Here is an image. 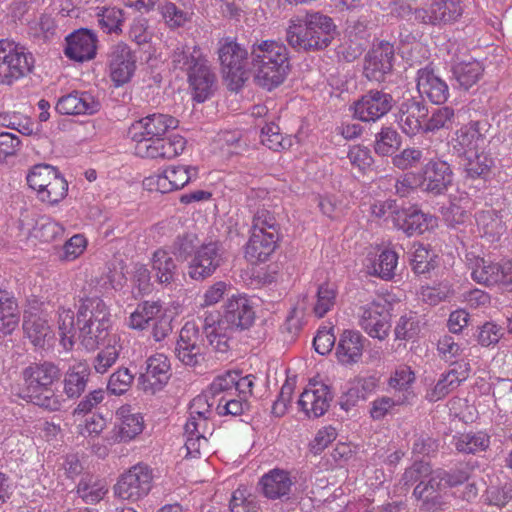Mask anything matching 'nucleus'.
Instances as JSON below:
<instances>
[{"label":"nucleus","instance_id":"f257e3e1","mask_svg":"<svg viewBox=\"0 0 512 512\" xmlns=\"http://www.w3.org/2000/svg\"><path fill=\"white\" fill-rule=\"evenodd\" d=\"M168 63L173 71L187 76L193 100L202 103L212 96L216 75L199 44L178 41L169 52Z\"/></svg>","mask_w":512,"mask_h":512},{"label":"nucleus","instance_id":"f03ea898","mask_svg":"<svg viewBox=\"0 0 512 512\" xmlns=\"http://www.w3.org/2000/svg\"><path fill=\"white\" fill-rule=\"evenodd\" d=\"M60 376V369L52 362L29 364L20 374L19 397L48 412L60 411L65 399L53 388Z\"/></svg>","mask_w":512,"mask_h":512},{"label":"nucleus","instance_id":"7ed1b4c3","mask_svg":"<svg viewBox=\"0 0 512 512\" xmlns=\"http://www.w3.org/2000/svg\"><path fill=\"white\" fill-rule=\"evenodd\" d=\"M249 64L256 84L270 91L281 85L289 73V51L275 40L258 41L250 48Z\"/></svg>","mask_w":512,"mask_h":512},{"label":"nucleus","instance_id":"20e7f679","mask_svg":"<svg viewBox=\"0 0 512 512\" xmlns=\"http://www.w3.org/2000/svg\"><path fill=\"white\" fill-rule=\"evenodd\" d=\"M335 33L332 18L321 12H307L289 20L286 41L297 52H314L327 48Z\"/></svg>","mask_w":512,"mask_h":512},{"label":"nucleus","instance_id":"39448f33","mask_svg":"<svg viewBox=\"0 0 512 512\" xmlns=\"http://www.w3.org/2000/svg\"><path fill=\"white\" fill-rule=\"evenodd\" d=\"M57 324L60 342L65 350L73 348L76 338L87 350H94L106 340L110 329V327H104L103 333L98 336L95 331L96 325H89L87 322L77 323L76 328L74 312L64 307L58 310Z\"/></svg>","mask_w":512,"mask_h":512},{"label":"nucleus","instance_id":"423d86ee","mask_svg":"<svg viewBox=\"0 0 512 512\" xmlns=\"http://www.w3.org/2000/svg\"><path fill=\"white\" fill-rule=\"evenodd\" d=\"M34 57L23 45L8 39L0 40V84L12 85L28 75L34 67Z\"/></svg>","mask_w":512,"mask_h":512},{"label":"nucleus","instance_id":"0eeeda50","mask_svg":"<svg viewBox=\"0 0 512 512\" xmlns=\"http://www.w3.org/2000/svg\"><path fill=\"white\" fill-rule=\"evenodd\" d=\"M218 60L227 80L239 88L246 80V67L250 62L248 52L235 38L224 37L217 43Z\"/></svg>","mask_w":512,"mask_h":512},{"label":"nucleus","instance_id":"6e6552de","mask_svg":"<svg viewBox=\"0 0 512 512\" xmlns=\"http://www.w3.org/2000/svg\"><path fill=\"white\" fill-rule=\"evenodd\" d=\"M466 264L471 271V278L476 283L487 287L502 286L512 291V261L492 262L468 253Z\"/></svg>","mask_w":512,"mask_h":512},{"label":"nucleus","instance_id":"1a4fd4ad","mask_svg":"<svg viewBox=\"0 0 512 512\" xmlns=\"http://www.w3.org/2000/svg\"><path fill=\"white\" fill-rule=\"evenodd\" d=\"M205 397H196L193 399L190 407V417L185 424V447L187 455L197 457L201 448L207 445L205 436L208 427V418L210 416V407Z\"/></svg>","mask_w":512,"mask_h":512},{"label":"nucleus","instance_id":"9d476101","mask_svg":"<svg viewBox=\"0 0 512 512\" xmlns=\"http://www.w3.org/2000/svg\"><path fill=\"white\" fill-rule=\"evenodd\" d=\"M152 480V469L145 464H136L119 477L114 493L123 500L136 502L149 494Z\"/></svg>","mask_w":512,"mask_h":512},{"label":"nucleus","instance_id":"9b49d317","mask_svg":"<svg viewBox=\"0 0 512 512\" xmlns=\"http://www.w3.org/2000/svg\"><path fill=\"white\" fill-rule=\"evenodd\" d=\"M464 11L463 0H427L422 7L415 9L414 17L423 24L447 25L459 21Z\"/></svg>","mask_w":512,"mask_h":512},{"label":"nucleus","instance_id":"f8f14e48","mask_svg":"<svg viewBox=\"0 0 512 512\" xmlns=\"http://www.w3.org/2000/svg\"><path fill=\"white\" fill-rule=\"evenodd\" d=\"M136 62V54L128 44L118 42L109 48L106 65L115 87L130 82L136 71Z\"/></svg>","mask_w":512,"mask_h":512},{"label":"nucleus","instance_id":"ddd939ff","mask_svg":"<svg viewBox=\"0 0 512 512\" xmlns=\"http://www.w3.org/2000/svg\"><path fill=\"white\" fill-rule=\"evenodd\" d=\"M224 253L222 244L218 241L202 243L189 262V277L197 281L210 277L223 263Z\"/></svg>","mask_w":512,"mask_h":512},{"label":"nucleus","instance_id":"4468645a","mask_svg":"<svg viewBox=\"0 0 512 512\" xmlns=\"http://www.w3.org/2000/svg\"><path fill=\"white\" fill-rule=\"evenodd\" d=\"M206 346L194 323L187 322L180 330L175 355L183 364L195 367L204 361Z\"/></svg>","mask_w":512,"mask_h":512},{"label":"nucleus","instance_id":"2eb2a0df","mask_svg":"<svg viewBox=\"0 0 512 512\" xmlns=\"http://www.w3.org/2000/svg\"><path fill=\"white\" fill-rule=\"evenodd\" d=\"M394 104L390 93L372 89L354 102V117L362 122H375L386 115Z\"/></svg>","mask_w":512,"mask_h":512},{"label":"nucleus","instance_id":"dca6fc26","mask_svg":"<svg viewBox=\"0 0 512 512\" xmlns=\"http://www.w3.org/2000/svg\"><path fill=\"white\" fill-rule=\"evenodd\" d=\"M419 188L432 195L444 194L453 182L451 166L442 160H430L417 174Z\"/></svg>","mask_w":512,"mask_h":512},{"label":"nucleus","instance_id":"f3484780","mask_svg":"<svg viewBox=\"0 0 512 512\" xmlns=\"http://www.w3.org/2000/svg\"><path fill=\"white\" fill-rule=\"evenodd\" d=\"M171 365L168 357L158 353L146 360L145 372L137 380L140 390L146 394H155L161 391L171 376Z\"/></svg>","mask_w":512,"mask_h":512},{"label":"nucleus","instance_id":"a211bd4d","mask_svg":"<svg viewBox=\"0 0 512 512\" xmlns=\"http://www.w3.org/2000/svg\"><path fill=\"white\" fill-rule=\"evenodd\" d=\"M413 496L421 502L420 509L424 512L443 510L449 503L450 495L442 486V473L435 471L426 482L418 483Z\"/></svg>","mask_w":512,"mask_h":512},{"label":"nucleus","instance_id":"6ab92c4d","mask_svg":"<svg viewBox=\"0 0 512 512\" xmlns=\"http://www.w3.org/2000/svg\"><path fill=\"white\" fill-rule=\"evenodd\" d=\"M360 327L372 338L384 340L390 330V316L386 305L372 301L360 307Z\"/></svg>","mask_w":512,"mask_h":512},{"label":"nucleus","instance_id":"aec40b11","mask_svg":"<svg viewBox=\"0 0 512 512\" xmlns=\"http://www.w3.org/2000/svg\"><path fill=\"white\" fill-rule=\"evenodd\" d=\"M255 319V312L250 300L245 295H233L228 298L222 316L220 329L246 330Z\"/></svg>","mask_w":512,"mask_h":512},{"label":"nucleus","instance_id":"412c9836","mask_svg":"<svg viewBox=\"0 0 512 512\" xmlns=\"http://www.w3.org/2000/svg\"><path fill=\"white\" fill-rule=\"evenodd\" d=\"M178 124L179 121L169 114L153 113L134 121L128 133L131 139L150 140L163 137L168 131L176 129Z\"/></svg>","mask_w":512,"mask_h":512},{"label":"nucleus","instance_id":"4be33fe9","mask_svg":"<svg viewBox=\"0 0 512 512\" xmlns=\"http://www.w3.org/2000/svg\"><path fill=\"white\" fill-rule=\"evenodd\" d=\"M333 397L330 386L309 382L299 397L298 405L309 418H318L328 411Z\"/></svg>","mask_w":512,"mask_h":512},{"label":"nucleus","instance_id":"5701e85b","mask_svg":"<svg viewBox=\"0 0 512 512\" xmlns=\"http://www.w3.org/2000/svg\"><path fill=\"white\" fill-rule=\"evenodd\" d=\"M117 421L106 436L108 444L129 442L143 431L144 421L139 413H132L130 406H121L116 411Z\"/></svg>","mask_w":512,"mask_h":512},{"label":"nucleus","instance_id":"b1692460","mask_svg":"<svg viewBox=\"0 0 512 512\" xmlns=\"http://www.w3.org/2000/svg\"><path fill=\"white\" fill-rule=\"evenodd\" d=\"M416 87L421 97H426L434 104L445 103L449 96V86L431 65L417 71Z\"/></svg>","mask_w":512,"mask_h":512},{"label":"nucleus","instance_id":"393cba45","mask_svg":"<svg viewBox=\"0 0 512 512\" xmlns=\"http://www.w3.org/2000/svg\"><path fill=\"white\" fill-rule=\"evenodd\" d=\"M490 124L486 120L470 121L455 133L453 148L461 156L469 151H479L486 143V133Z\"/></svg>","mask_w":512,"mask_h":512},{"label":"nucleus","instance_id":"a878e982","mask_svg":"<svg viewBox=\"0 0 512 512\" xmlns=\"http://www.w3.org/2000/svg\"><path fill=\"white\" fill-rule=\"evenodd\" d=\"M428 115V108L423 101L408 98L399 106L398 123L406 135L415 136L424 132V119Z\"/></svg>","mask_w":512,"mask_h":512},{"label":"nucleus","instance_id":"bb28decb","mask_svg":"<svg viewBox=\"0 0 512 512\" xmlns=\"http://www.w3.org/2000/svg\"><path fill=\"white\" fill-rule=\"evenodd\" d=\"M56 110L62 115H93L101 108V103L89 91L74 90L60 97Z\"/></svg>","mask_w":512,"mask_h":512},{"label":"nucleus","instance_id":"cd10ccee","mask_svg":"<svg viewBox=\"0 0 512 512\" xmlns=\"http://www.w3.org/2000/svg\"><path fill=\"white\" fill-rule=\"evenodd\" d=\"M197 177L198 168L196 166L178 165L166 168L161 173L150 178V181L156 186L157 191L169 193L183 188Z\"/></svg>","mask_w":512,"mask_h":512},{"label":"nucleus","instance_id":"c85d7f7f","mask_svg":"<svg viewBox=\"0 0 512 512\" xmlns=\"http://www.w3.org/2000/svg\"><path fill=\"white\" fill-rule=\"evenodd\" d=\"M437 226V218L415 206L402 208L395 216V227L408 236L420 235Z\"/></svg>","mask_w":512,"mask_h":512},{"label":"nucleus","instance_id":"c756f323","mask_svg":"<svg viewBox=\"0 0 512 512\" xmlns=\"http://www.w3.org/2000/svg\"><path fill=\"white\" fill-rule=\"evenodd\" d=\"M97 36L89 29H79L66 37L65 55L78 62L91 60L96 55Z\"/></svg>","mask_w":512,"mask_h":512},{"label":"nucleus","instance_id":"7c9ffc66","mask_svg":"<svg viewBox=\"0 0 512 512\" xmlns=\"http://www.w3.org/2000/svg\"><path fill=\"white\" fill-rule=\"evenodd\" d=\"M96 325L95 331L103 333L104 327H111V314L105 302L99 297L81 299L77 312V323Z\"/></svg>","mask_w":512,"mask_h":512},{"label":"nucleus","instance_id":"2f4dec72","mask_svg":"<svg viewBox=\"0 0 512 512\" xmlns=\"http://www.w3.org/2000/svg\"><path fill=\"white\" fill-rule=\"evenodd\" d=\"M394 47L389 42H381L366 56L364 72L368 79L380 81L393 67Z\"/></svg>","mask_w":512,"mask_h":512},{"label":"nucleus","instance_id":"473e14b6","mask_svg":"<svg viewBox=\"0 0 512 512\" xmlns=\"http://www.w3.org/2000/svg\"><path fill=\"white\" fill-rule=\"evenodd\" d=\"M259 485L266 498L282 500L289 499L294 480L288 471L275 468L261 477Z\"/></svg>","mask_w":512,"mask_h":512},{"label":"nucleus","instance_id":"72a5a7b5","mask_svg":"<svg viewBox=\"0 0 512 512\" xmlns=\"http://www.w3.org/2000/svg\"><path fill=\"white\" fill-rule=\"evenodd\" d=\"M91 376L86 362H77L68 367L63 377V393L68 399H78L87 389Z\"/></svg>","mask_w":512,"mask_h":512},{"label":"nucleus","instance_id":"f704fd0d","mask_svg":"<svg viewBox=\"0 0 512 512\" xmlns=\"http://www.w3.org/2000/svg\"><path fill=\"white\" fill-rule=\"evenodd\" d=\"M494 165L493 159L484 152L469 151L462 154L460 166L466 180L487 179Z\"/></svg>","mask_w":512,"mask_h":512},{"label":"nucleus","instance_id":"c9c22d12","mask_svg":"<svg viewBox=\"0 0 512 512\" xmlns=\"http://www.w3.org/2000/svg\"><path fill=\"white\" fill-rule=\"evenodd\" d=\"M278 240L279 237L251 231L245 249L246 259L253 264L267 261L274 252Z\"/></svg>","mask_w":512,"mask_h":512},{"label":"nucleus","instance_id":"e433bc0d","mask_svg":"<svg viewBox=\"0 0 512 512\" xmlns=\"http://www.w3.org/2000/svg\"><path fill=\"white\" fill-rule=\"evenodd\" d=\"M363 337L353 330H345L338 341L336 356L340 363L349 365L359 361L363 353Z\"/></svg>","mask_w":512,"mask_h":512},{"label":"nucleus","instance_id":"4c0bfd02","mask_svg":"<svg viewBox=\"0 0 512 512\" xmlns=\"http://www.w3.org/2000/svg\"><path fill=\"white\" fill-rule=\"evenodd\" d=\"M475 221L478 235L490 243L498 241L506 230L501 217L493 209L478 211Z\"/></svg>","mask_w":512,"mask_h":512},{"label":"nucleus","instance_id":"58836bf2","mask_svg":"<svg viewBox=\"0 0 512 512\" xmlns=\"http://www.w3.org/2000/svg\"><path fill=\"white\" fill-rule=\"evenodd\" d=\"M451 71L458 87L463 90H469L482 78L484 68L479 61L470 60L454 63Z\"/></svg>","mask_w":512,"mask_h":512},{"label":"nucleus","instance_id":"ea45409f","mask_svg":"<svg viewBox=\"0 0 512 512\" xmlns=\"http://www.w3.org/2000/svg\"><path fill=\"white\" fill-rule=\"evenodd\" d=\"M20 321L18 304L12 293L0 289V333H12Z\"/></svg>","mask_w":512,"mask_h":512},{"label":"nucleus","instance_id":"a19ab883","mask_svg":"<svg viewBox=\"0 0 512 512\" xmlns=\"http://www.w3.org/2000/svg\"><path fill=\"white\" fill-rule=\"evenodd\" d=\"M23 329L35 347H44L54 338L48 321L37 315H24Z\"/></svg>","mask_w":512,"mask_h":512},{"label":"nucleus","instance_id":"79ce46f5","mask_svg":"<svg viewBox=\"0 0 512 512\" xmlns=\"http://www.w3.org/2000/svg\"><path fill=\"white\" fill-rule=\"evenodd\" d=\"M163 313L164 309L160 301H143L139 303L134 312L130 314L129 327L143 330Z\"/></svg>","mask_w":512,"mask_h":512},{"label":"nucleus","instance_id":"37998d69","mask_svg":"<svg viewBox=\"0 0 512 512\" xmlns=\"http://www.w3.org/2000/svg\"><path fill=\"white\" fill-rule=\"evenodd\" d=\"M107 492V482L90 474L84 475L77 486V494L88 504L99 502Z\"/></svg>","mask_w":512,"mask_h":512},{"label":"nucleus","instance_id":"c03bdc74","mask_svg":"<svg viewBox=\"0 0 512 512\" xmlns=\"http://www.w3.org/2000/svg\"><path fill=\"white\" fill-rule=\"evenodd\" d=\"M151 265L156 280L160 284L168 285L173 282L176 273V264L167 250H156L152 255Z\"/></svg>","mask_w":512,"mask_h":512},{"label":"nucleus","instance_id":"a18cd8bd","mask_svg":"<svg viewBox=\"0 0 512 512\" xmlns=\"http://www.w3.org/2000/svg\"><path fill=\"white\" fill-rule=\"evenodd\" d=\"M413 397L414 394L412 392H406L405 394L395 395L393 397H378L370 404V416L375 421L382 420L390 414L396 406L409 403Z\"/></svg>","mask_w":512,"mask_h":512},{"label":"nucleus","instance_id":"49530a36","mask_svg":"<svg viewBox=\"0 0 512 512\" xmlns=\"http://www.w3.org/2000/svg\"><path fill=\"white\" fill-rule=\"evenodd\" d=\"M489 445L490 436L483 431L465 433L454 438V446L461 453L475 454L485 451Z\"/></svg>","mask_w":512,"mask_h":512},{"label":"nucleus","instance_id":"de8ad7c7","mask_svg":"<svg viewBox=\"0 0 512 512\" xmlns=\"http://www.w3.org/2000/svg\"><path fill=\"white\" fill-rule=\"evenodd\" d=\"M398 264V254L391 249L383 250L368 267L369 274L384 280H390L395 275Z\"/></svg>","mask_w":512,"mask_h":512},{"label":"nucleus","instance_id":"09e8293b","mask_svg":"<svg viewBox=\"0 0 512 512\" xmlns=\"http://www.w3.org/2000/svg\"><path fill=\"white\" fill-rule=\"evenodd\" d=\"M457 115L453 108L443 106L433 109L424 124V132H436L440 129H451L456 122Z\"/></svg>","mask_w":512,"mask_h":512},{"label":"nucleus","instance_id":"8fccbe9b","mask_svg":"<svg viewBox=\"0 0 512 512\" xmlns=\"http://www.w3.org/2000/svg\"><path fill=\"white\" fill-rule=\"evenodd\" d=\"M337 291L334 284L323 283L317 288L315 302L313 304V313L322 318L335 305Z\"/></svg>","mask_w":512,"mask_h":512},{"label":"nucleus","instance_id":"3c124183","mask_svg":"<svg viewBox=\"0 0 512 512\" xmlns=\"http://www.w3.org/2000/svg\"><path fill=\"white\" fill-rule=\"evenodd\" d=\"M58 172L55 167L48 164L35 165L26 177L27 183L33 190L37 191L38 198H40V192L45 190V186Z\"/></svg>","mask_w":512,"mask_h":512},{"label":"nucleus","instance_id":"603ef678","mask_svg":"<svg viewBox=\"0 0 512 512\" xmlns=\"http://www.w3.org/2000/svg\"><path fill=\"white\" fill-rule=\"evenodd\" d=\"M401 144L400 135L391 127H382L375 136L374 150L382 156L392 155Z\"/></svg>","mask_w":512,"mask_h":512},{"label":"nucleus","instance_id":"864d4df0","mask_svg":"<svg viewBox=\"0 0 512 512\" xmlns=\"http://www.w3.org/2000/svg\"><path fill=\"white\" fill-rule=\"evenodd\" d=\"M250 401L237 396H220L216 412L219 416H241L250 410Z\"/></svg>","mask_w":512,"mask_h":512},{"label":"nucleus","instance_id":"5fc2aeb1","mask_svg":"<svg viewBox=\"0 0 512 512\" xmlns=\"http://www.w3.org/2000/svg\"><path fill=\"white\" fill-rule=\"evenodd\" d=\"M68 191V183L65 178L58 172L55 176H53L52 180L49 182L47 186H45V190L40 192V200L42 202H46L50 205H54L63 200Z\"/></svg>","mask_w":512,"mask_h":512},{"label":"nucleus","instance_id":"6e6d98bb","mask_svg":"<svg viewBox=\"0 0 512 512\" xmlns=\"http://www.w3.org/2000/svg\"><path fill=\"white\" fill-rule=\"evenodd\" d=\"M279 229L275 216L269 210L260 208L256 211L253 216L251 231L279 237Z\"/></svg>","mask_w":512,"mask_h":512},{"label":"nucleus","instance_id":"4d7b16f0","mask_svg":"<svg viewBox=\"0 0 512 512\" xmlns=\"http://www.w3.org/2000/svg\"><path fill=\"white\" fill-rule=\"evenodd\" d=\"M99 25L107 33H121L124 11L117 7L102 8L97 14Z\"/></svg>","mask_w":512,"mask_h":512},{"label":"nucleus","instance_id":"13d9d810","mask_svg":"<svg viewBox=\"0 0 512 512\" xmlns=\"http://www.w3.org/2000/svg\"><path fill=\"white\" fill-rule=\"evenodd\" d=\"M419 332L420 321L413 312L401 316L394 328V334L397 340H410L416 337Z\"/></svg>","mask_w":512,"mask_h":512},{"label":"nucleus","instance_id":"bf43d9fd","mask_svg":"<svg viewBox=\"0 0 512 512\" xmlns=\"http://www.w3.org/2000/svg\"><path fill=\"white\" fill-rule=\"evenodd\" d=\"M434 474L435 471L432 470L429 463L416 461L411 467L405 470L401 481L405 486H409L415 483L426 482L429 477Z\"/></svg>","mask_w":512,"mask_h":512},{"label":"nucleus","instance_id":"052dcab7","mask_svg":"<svg viewBox=\"0 0 512 512\" xmlns=\"http://www.w3.org/2000/svg\"><path fill=\"white\" fill-rule=\"evenodd\" d=\"M160 154L161 160H170L181 155L185 148L187 141L181 135L175 134L168 138L160 137Z\"/></svg>","mask_w":512,"mask_h":512},{"label":"nucleus","instance_id":"680f3d73","mask_svg":"<svg viewBox=\"0 0 512 512\" xmlns=\"http://www.w3.org/2000/svg\"><path fill=\"white\" fill-rule=\"evenodd\" d=\"M236 377V371H227L215 377L209 386V390L213 397L234 396Z\"/></svg>","mask_w":512,"mask_h":512},{"label":"nucleus","instance_id":"e2e57ef3","mask_svg":"<svg viewBox=\"0 0 512 512\" xmlns=\"http://www.w3.org/2000/svg\"><path fill=\"white\" fill-rule=\"evenodd\" d=\"M159 9L166 24L170 28L183 27L190 20L188 12L177 7L172 2H165Z\"/></svg>","mask_w":512,"mask_h":512},{"label":"nucleus","instance_id":"0e129e2a","mask_svg":"<svg viewBox=\"0 0 512 512\" xmlns=\"http://www.w3.org/2000/svg\"><path fill=\"white\" fill-rule=\"evenodd\" d=\"M64 232V226L50 218L41 219L35 227V236L44 242H51L61 238Z\"/></svg>","mask_w":512,"mask_h":512},{"label":"nucleus","instance_id":"69168bd1","mask_svg":"<svg viewBox=\"0 0 512 512\" xmlns=\"http://www.w3.org/2000/svg\"><path fill=\"white\" fill-rule=\"evenodd\" d=\"M120 346L107 345L93 359V367L97 373L104 374L119 358Z\"/></svg>","mask_w":512,"mask_h":512},{"label":"nucleus","instance_id":"338daca9","mask_svg":"<svg viewBox=\"0 0 512 512\" xmlns=\"http://www.w3.org/2000/svg\"><path fill=\"white\" fill-rule=\"evenodd\" d=\"M134 381V374L128 368H119L109 378L107 389L114 395L127 392Z\"/></svg>","mask_w":512,"mask_h":512},{"label":"nucleus","instance_id":"774afa93","mask_svg":"<svg viewBox=\"0 0 512 512\" xmlns=\"http://www.w3.org/2000/svg\"><path fill=\"white\" fill-rule=\"evenodd\" d=\"M198 247V237L194 233H185L178 236L172 244L173 254L182 260L194 255Z\"/></svg>","mask_w":512,"mask_h":512}]
</instances>
